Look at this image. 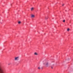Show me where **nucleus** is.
Segmentation results:
<instances>
[{
    "label": "nucleus",
    "instance_id": "1",
    "mask_svg": "<svg viewBox=\"0 0 73 73\" xmlns=\"http://www.w3.org/2000/svg\"><path fill=\"white\" fill-rule=\"evenodd\" d=\"M0 68H5L3 64L1 63H0Z\"/></svg>",
    "mask_w": 73,
    "mask_h": 73
},
{
    "label": "nucleus",
    "instance_id": "2",
    "mask_svg": "<svg viewBox=\"0 0 73 73\" xmlns=\"http://www.w3.org/2000/svg\"><path fill=\"white\" fill-rule=\"evenodd\" d=\"M19 60V57H16L15 58V61H18Z\"/></svg>",
    "mask_w": 73,
    "mask_h": 73
},
{
    "label": "nucleus",
    "instance_id": "3",
    "mask_svg": "<svg viewBox=\"0 0 73 73\" xmlns=\"http://www.w3.org/2000/svg\"><path fill=\"white\" fill-rule=\"evenodd\" d=\"M48 62H46V66H48Z\"/></svg>",
    "mask_w": 73,
    "mask_h": 73
},
{
    "label": "nucleus",
    "instance_id": "4",
    "mask_svg": "<svg viewBox=\"0 0 73 73\" xmlns=\"http://www.w3.org/2000/svg\"><path fill=\"white\" fill-rule=\"evenodd\" d=\"M34 54H35V55H37V54H37V53L36 52H35L34 53Z\"/></svg>",
    "mask_w": 73,
    "mask_h": 73
},
{
    "label": "nucleus",
    "instance_id": "5",
    "mask_svg": "<svg viewBox=\"0 0 73 73\" xmlns=\"http://www.w3.org/2000/svg\"><path fill=\"white\" fill-rule=\"evenodd\" d=\"M31 17H35V15H31Z\"/></svg>",
    "mask_w": 73,
    "mask_h": 73
},
{
    "label": "nucleus",
    "instance_id": "6",
    "mask_svg": "<svg viewBox=\"0 0 73 73\" xmlns=\"http://www.w3.org/2000/svg\"><path fill=\"white\" fill-rule=\"evenodd\" d=\"M33 9H34V8L33 7L31 9V11H33Z\"/></svg>",
    "mask_w": 73,
    "mask_h": 73
},
{
    "label": "nucleus",
    "instance_id": "7",
    "mask_svg": "<svg viewBox=\"0 0 73 73\" xmlns=\"http://www.w3.org/2000/svg\"><path fill=\"white\" fill-rule=\"evenodd\" d=\"M18 24H20V23H21V21H19V22H18Z\"/></svg>",
    "mask_w": 73,
    "mask_h": 73
},
{
    "label": "nucleus",
    "instance_id": "8",
    "mask_svg": "<svg viewBox=\"0 0 73 73\" xmlns=\"http://www.w3.org/2000/svg\"><path fill=\"white\" fill-rule=\"evenodd\" d=\"M67 31H69V29H67Z\"/></svg>",
    "mask_w": 73,
    "mask_h": 73
},
{
    "label": "nucleus",
    "instance_id": "9",
    "mask_svg": "<svg viewBox=\"0 0 73 73\" xmlns=\"http://www.w3.org/2000/svg\"><path fill=\"white\" fill-rule=\"evenodd\" d=\"M65 20H64L63 21V22L64 23L65 22Z\"/></svg>",
    "mask_w": 73,
    "mask_h": 73
},
{
    "label": "nucleus",
    "instance_id": "10",
    "mask_svg": "<svg viewBox=\"0 0 73 73\" xmlns=\"http://www.w3.org/2000/svg\"><path fill=\"white\" fill-rule=\"evenodd\" d=\"M38 69H40V67H38Z\"/></svg>",
    "mask_w": 73,
    "mask_h": 73
},
{
    "label": "nucleus",
    "instance_id": "11",
    "mask_svg": "<svg viewBox=\"0 0 73 73\" xmlns=\"http://www.w3.org/2000/svg\"><path fill=\"white\" fill-rule=\"evenodd\" d=\"M64 4H63V5H62V6H64Z\"/></svg>",
    "mask_w": 73,
    "mask_h": 73
},
{
    "label": "nucleus",
    "instance_id": "12",
    "mask_svg": "<svg viewBox=\"0 0 73 73\" xmlns=\"http://www.w3.org/2000/svg\"><path fill=\"white\" fill-rule=\"evenodd\" d=\"M51 68L52 69H53V67H51Z\"/></svg>",
    "mask_w": 73,
    "mask_h": 73
},
{
    "label": "nucleus",
    "instance_id": "13",
    "mask_svg": "<svg viewBox=\"0 0 73 73\" xmlns=\"http://www.w3.org/2000/svg\"><path fill=\"white\" fill-rule=\"evenodd\" d=\"M46 19H48V18H46Z\"/></svg>",
    "mask_w": 73,
    "mask_h": 73
}]
</instances>
